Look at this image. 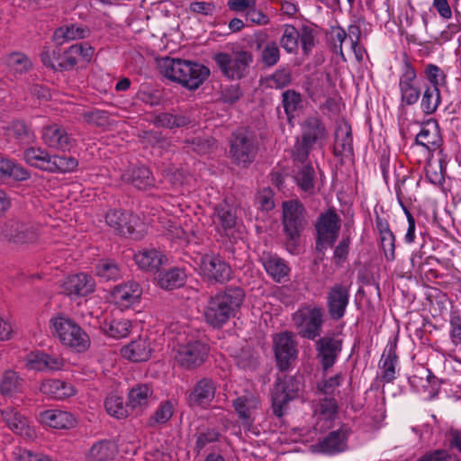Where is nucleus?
Wrapping results in <instances>:
<instances>
[{
  "label": "nucleus",
  "instance_id": "f257e3e1",
  "mask_svg": "<svg viewBox=\"0 0 461 461\" xmlns=\"http://www.w3.org/2000/svg\"><path fill=\"white\" fill-rule=\"evenodd\" d=\"M245 300V292L240 286L230 285L211 296L203 310L208 324L214 328L222 327L240 311Z\"/></svg>",
  "mask_w": 461,
  "mask_h": 461
},
{
  "label": "nucleus",
  "instance_id": "f03ea898",
  "mask_svg": "<svg viewBox=\"0 0 461 461\" xmlns=\"http://www.w3.org/2000/svg\"><path fill=\"white\" fill-rule=\"evenodd\" d=\"M159 73L188 90H196L210 76V69L197 62L166 57L158 61Z\"/></svg>",
  "mask_w": 461,
  "mask_h": 461
},
{
  "label": "nucleus",
  "instance_id": "7ed1b4c3",
  "mask_svg": "<svg viewBox=\"0 0 461 461\" xmlns=\"http://www.w3.org/2000/svg\"><path fill=\"white\" fill-rule=\"evenodd\" d=\"M282 225L285 235V246L291 254H297L301 235L307 226L306 211L298 200L283 203Z\"/></svg>",
  "mask_w": 461,
  "mask_h": 461
},
{
  "label": "nucleus",
  "instance_id": "20e7f679",
  "mask_svg": "<svg viewBox=\"0 0 461 461\" xmlns=\"http://www.w3.org/2000/svg\"><path fill=\"white\" fill-rule=\"evenodd\" d=\"M229 148L231 162L239 167L248 168L259 150L257 133L249 128H238L229 138Z\"/></svg>",
  "mask_w": 461,
  "mask_h": 461
},
{
  "label": "nucleus",
  "instance_id": "39448f33",
  "mask_svg": "<svg viewBox=\"0 0 461 461\" xmlns=\"http://www.w3.org/2000/svg\"><path fill=\"white\" fill-rule=\"evenodd\" d=\"M212 59L221 76L234 81L245 78L249 74L253 54L244 50L232 53L219 51L214 53Z\"/></svg>",
  "mask_w": 461,
  "mask_h": 461
},
{
  "label": "nucleus",
  "instance_id": "423d86ee",
  "mask_svg": "<svg viewBox=\"0 0 461 461\" xmlns=\"http://www.w3.org/2000/svg\"><path fill=\"white\" fill-rule=\"evenodd\" d=\"M303 389L302 375L277 377L271 394L272 410L275 416H284L288 403L298 398Z\"/></svg>",
  "mask_w": 461,
  "mask_h": 461
},
{
  "label": "nucleus",
  "instance_id": "0eeeda50",
  "mask_svg": "<svg viewBox=\"0 0 461 461\" xmlns=\"http://www.w3.org/2000/svg\"><path fill=\"white\" fill-rule=\"evenodd\" d=\"M51 332L67 347L82 352L90 345L88 335L71 319L56 316L50 320Z\"/></svg>",
  "mask_w": 461,
  "mask_h": 461
},
{
  "label": "nucleus",
  "instance_id": "6e6552de",
  "mask_svg": "<svg viewBox=\"0 0 461 461\" xmlns=\"http://www.w3.org/2000/svg\"><path fill=\"white\" fill-rule=\"evenodd\" d=\"M293 321L302 338L314 340L322 331L324 310L318 305L303 307L293 314Z\"/></svg>",
  "mask_w": 461,
  "mask_h": 461
},
{
  "label": "nucleus",
  "instance_id": "1a4fd4ad",
  "mask_svg": "<svg viewBox=\"0 0 461 461\" xmlns=\"http://www.w3.org/2000/svg\"><path fill=\"white\" fill-rule=\"evenodd\" d=\"M443 137L438 122L435 119L424 122L419 133L415 136L414 142L410 147V153L414 154L422 148V157L429 158L432 153L442 148Z\"/></svg>",
  "mask_w": 461,
  "mask_h": 461
},
{
  "label": "nucleus",
  "instance_id": "9d476101",
  "mask_svg": "<svg viewBox=\"0 0 461 461\" xmlns=\"http://www.w3.org/2000/svg\"><path fill=\"white\" fill-rule=\"evenodd\" d=\"M340 218L334 209H328L320 214L315 223L316 250L321 252L332 247L339 233Z\"/></svg>",
  "mask_w": 461,
  "mask_h": 461
},
{
  "label": "nucleus",
  "instance_id": "9b49d317",
  "mask_svg": "<svg viewBox=\"0 0 461 461\" xmlns=\"http://www.w3.org/2000/svg\"><path fill=\"white\" fill-rule=\"evenodd\" d=\"M399 90L402 104L413 105L420 97L421 89L417 80V71L408 58H405L399 77Z\"/></svg>",
  "mask_w": 461,
  "mask_h": 461
},
{
  "label": "nucleus",
  "instance_id": "f8f14e48",
  "mask_svg": "<svg viewBox=\"0 0 461 461\" xmlns=\"http://www.w3.org/2000/svg\"><path fill=\"white\" fill-rule=\"evenodd\" d=\"M209 346L201 340H192L180 345L176 354V362L186 369L201 366L208 357Z\"/></svg>",
  "mask_w": 461,
  "mask_h": 461
},
{
  "label": "nucleus",
  "instance_id": "ddd939ff",
  "mask_svg": "<svg viewBox=\"0 0 461 461\" xmlns=\"http://www.w3.org/2000/svg\"><path fill=\"white\" fill-rule=\"evenodd\" d=\"M217 390L216 382L211 377L198 379L186 393V403L192 408L206 410L212 402Z\"/></svg>",
  "mask_w": 461,
  "mask_h": 461
},
{
  "label": "nucleus",
  "instance_id": "4468645a",
  "mask_svg": "<svg viewBox=\"0 0 461 461\" xmlns=\"http://www.w3.org/2000/svg\"><path fill=\"white\" fill-rule=\"evenodd\" d=\"M276 366L280 371H286L291 362L297 357V343L292 332L285 331L276 334L273 339Z\"/></svg>",
  "mask_w": 461,
  "mask_h": 461
},
{
  "label": "nucleus",
  "instance_id": "2eb2a0df",
  "mask_svg": "<svg viewBox=\"0 0 461 461\" xmlns=\"http://www.w3.org/2000/svg\"><path fill=\"white\" fill-rule=\"evenodd\" d=\"M105 221L120 235L136 240L141 237V231L138 229L142 224L137 215L119 210H110L105 215Z\"/></svg>",
  "mask_w": 461,
  "mask_h": 461
},
{
  "label": "nucleus",
  "instance_id": "dca6fc26",
  "mask_svg": "<svg viewBox=\"0 0 461 461\" xmlns=\"http://www.w3.org/2000/svg\"><path fill=\"white\" fill-rule=\"evenodd\" d=\"M342 348L343 340L333 336H324L316 340L317 358L323 372H328L335 365Z\"/></svg>",
  "mask_w": 461,
  "mask_h": 461
},
{
  "label": "nucleus",
  "instance_id": "f3484780",
  "mask_svg": "<svg viewBox=\"0 0 461 461\" xmlns=\"http://www.w3.org/2000/svg\"><path fill=\"white\" fill-rule=\"evenodd\" d=\"M349 296L350 284L337 283L330 288L326 303L331 320L339 321L344 317L349 303Z\"/></svg>",
  "mask_w": 461,
  "mask_h": 461
},
{
  "label": "nucleus",
  "instance_id": "a211bd4d",
  "mask_svg": "<svg viewBox=\"0 0 461 461\" xmlns=\"http://www.w3.org/2000/svg\"><path fill=\"white\" fill-rule=\"evenodd\" d=\"M2 235L10 242L16 244L29 243L36 240L38 234L33 224L14 218L5 221Z\"/></svg>",
  "mask_w": 461,
  "mask_h": 461
},
{
  "label": "nucleus",
  "instance_id": "6ab92c4d",
  "mask_svg": "<svg viewBox=\"0 0 461 461\" xmlns=\"http://www.w3.org/2000/svg\"><path fill=\"white\" fill-rule=\"evenodd\" d=\"M41 140L47 147L60 151H69L76 144V140L67 129L58 123L42 127Z\"/></svg>",
  "mask_w": 461,
  "mask_h": 461
},
{
  "label": "nucleus",
  "instance_id": "aec40b11",
  "mask_svg": "<svg viewBox=\"0 0 461 461\" xmlns=\"http://www.w3.org/2000/svg\"><path fill=\"white\" fill-rule=\"evenodd\" d=\"M24 366L29 370L35 371H59L65 366L64 359L56 353L44 351H32L24 358Z\"/></svg>",
  "mask_w": 461,
  "mask_h": 461
},
{
  "label": "nucleus",
  "instance_id": "412c9836",
  "mask_svg": "<svg viewBox=\"0 0 461 461\" xmlns=\"http://www.w3.org/2000/svg\"><path fill=\"white\" fill-rule=\"evenodd\" d=\"M94 52V48L87 42L73 44L58 57L59 70L72 69L80 61L89 62Z\"/></svg>",
  "mask_w": 461,
  "mask_h": 461
},
{
  "label": "nucleus",
  "instance_id": "4be33fe9",
  "mask_svg": "<svg viewBox=\"0 0 461 461\" xmlns=\"http://www.w3.org/2000/svg\"><path fill=\"white\" fill-rule=\"evenodd\" d=\"M200 267L203 274L215 282L224 283L231 277L230 267L219 256L204 255L201 259Z\"/></svg>",
  "mask_w": 461,
  "mask_h": 461
},
{
  "label": "nucleus",
  "instance_id": "5701e85b",
  "mask_svg": "<svg viewBox=\"0 0 461 461\" xmlns=\"http://www.w3.org/2000/svg\"><path fill=\"white\" fill-rule=\"evenodd\" d=\"M1 416L5 423L14 433L26 439H32L35 437V431L30 426L28 418L16 409L7 407L1 411Z\"/></svg>",
  "mask_w": 461,
  "mask_h": 461
},
{
  "label": "nucleus",
  "instance_id": "b1692460",
  "mask_svg": "<svg viewBox=\"0 0 461 461\" xmlns=\"http://www.w3.org/2000/svg\"><path fill=\"white\" fill-rule=\"evenodd\" d=\"M214 230L221 236H228L237 222V216L232 207L227 203H221L214 206L211 216Z\"/></svg>",
  "mask_w": 461,
  "mask_h": 461
},
{
  "label": "nucleus",
  "instance_id": "393cba45",
  "mask_svg": "<svg viewBox=\"0 0 461 461\" xmlns=\"http://www.w3.org/2000/svg\"><path fill=\"white\" fill-rule=\"evenodd\" d=\"M95 288V279L86 273L68 276L62 284L63 293L68 296H86L92 294Z\"/></svg>",
  "mask_w": 461,
  "mask_h": 461
},
{
  "label": "nucleus",
  "instance_id": "a878e982",
  "mask_svg": "<svg viewBox=\"0 0 461 461\" xmlns=\"http://www.w3.org/2000/svg\"><path fill=\"white\" fill-rule=\"evenodd\" d=\"M396 348L397 339H390L380 358L378 366L381 371V380L384 383H392L396 379V366L399 361Z\"/></svg>",
  "mask_w": 461,
  "mask_h": 461
},
{
  "label": "nucleus",
  "instance_id": "bb28decb",
  "mask_svg": "<svg viewBox=\"0 0 461 461\" xmlns=\"http://www.w3.org/2000/svg\"><path fill=\"white\" fill-rule=\"evenodd\" d=\"M350 429L342 426L337 430L330 432L322 440L317 444L320 452L327 455H335L344 452L348 447V438Z\"/></svg>",
  "mask_w": 461,
  "mask_h": 461
},
{
  "label": "nucleus",
  "instance_id": "cd10ccee",
  "mask_svg": "<svg viewBox=\"0 0 461 461\" xmlns=\"http://www.w3.org/2000/svg\"><path fill=\"white\" fill-rule=\"evenodd\" d=\"M142 289L136 282H128L114 287L112 297L121 308H129L140 299Z\"/></svg>",
  "mask_w": 461,
  "mask_h": 461
},
{
  "label": "nucleus",
  "instance_id": "c85d7f7f",
  "mask_svg": "<svg viewBox=\"0 0 461 461\" xmlns=\"http://www.w3.org/2000/svg\"><path fill=\"white\" fill-rule=\"evenodd\" d=\"M232 407L241 423L250 426L254 421V412L260 407V401L253 394L241 395L232 401Z\"/></svg>",
  "mask_w": 461,
  "mask_h": 461
},
{
  "label": "nucleus",
  "instance_id": "c756f323",
  "mask_svg": "<svg viewBox=\"0 0 461 461\" xmlns=\"http://www.w3.org/2000/svg\"><path fill=\"white\" fill-rule=\"evenodd\" d=\"M260 261L266 272L276 282H282L290 274V267L286 261L276 254L264 252L260 258Z\"/></svg>",
  "mask_w": 461,
  "mask_h": 461
},
{
  "label": "nucleus",
  "instance_id": "7c9ffc66",
  "mask_svg": "<svg viewBox=\"0 0 461 461\" xmlns=\"http://www.w3.org/2000/svg\"><path fill=\"white\" fill-rule=\"evenodd\" d=\"M354 154L351 127L345 123L336 128L334 133L333 155L348 158Z\"/></svg>",
  "mask_w": 461,
  "mask_h": 461
},
{
  "label": "nucleus",
  "instance_id": "2f4dec72",
  "mask_svg": "<svg viewBox=\"0 0 461 461\" xmlns=\"http://www.w3.org/2000/svg\"><path fill=\"white\" fill-rule=\"evenodd\" d=\"M134 260L140 269L157 273L164 264L166 257L156 249H143L134 254Z\"/></svg>",
  "mask_w": 461,
  "mask_h": 461
},
{
  "label": "nucleus",
  "instance_id": "473e14b6",
  "mask_svg": "<svg viewBox=\"0 0 461 461\" xmlns=\"http://www.w3.org/2000/svg\"><path fill=\"white\" fill-rule=\"evenodd\" d=\"M256 50L258 53V62L265 68H270L275 67L280 60L281 51L280 48L276 41H264V40H257L256 42Z\"/></svg>",
  "mask_w": 461,
  "mask_h": 461
},
{
  "label": "nucleus",
  "instance_id": "72a5a7b5",
  "mask_svg": "<svg viewBox=\"0 0 461 461\" xmlns=\"http://www.w3.org/2000/svg\"><path fill=\"white\" fill-rule=\"evenodd\" d=\"M122 178L140 190H147L155 185V178L151 171L144 166L129 168L122 175Z\"/></svg>",
  "mask_w": 461,
  "mask_h": 461
},
{
  "label": "nucleus",
  "instance_id": "f704fd0d",
  "mask_svg": "<svg viewBox=\"0 0 461 461\" xmlns=\"http://www.w3.org/2000/svg\"><path fill=\"white\" fill-rule=\"evenodd\" d=\"M44 424L58 429H67L75 426L76 419L70 412L60 410H47L40 414Z\"/></svg>",
  "mask_w": 461,
  "mask_h": 461
},
{
  "label": "nucleus",
  "instance_id": "c9c22d12",
  "mask_svg": "<svg viewBox=\"0 0 461 461\" xmlns=\"http://www.w3.org/2000/svg\"><path fill=\"white\" fill-rule=\"evenodd\" d=\"M121 353L123 357L132 362H143L149 359L151 355L150 343L145 338L140 337L124 346Z\"/></svg>",
  "mask_w": 461,
  "mask_h": 461
},
{
  "label": "nucleus",
  "instance_id": "e433bc0d",
  "mask_svg": "<svg viewBox=\"0 0 461 461\" xmlns=\"http://www.w3.org/2000/svg\"><path fill=\"white\" fill-rule=\"evenodd\" d=\"M153 387L149 384H137L128 393V406L131 410L146 408L153 396Z\"/></svg>",
  "mask_w": 461,
  "mask_h": 461
},
{
  "label": "nucleus",
  "instance_id": "4c0bfd02",
  "mask_svg": "<svg viewBox=\"0 0 461 461\" xmlns=\"http://www.w3.org/2000/svg\"><path fill=\"white\" fill-rule=\"evenodd\" d=\"M52 156L43 148L30 147L24 149L23 158L29 166L50 173Z\"/></svg>",
  "mask_w": 461,
  "mask_h": 461
},
{
  "label": "nucleus",
  "instance_id": "58836bf2",
  "mask_svg": "<svg viewBox=\"0 0 461 461\" xmlns=\"http://www.w3.org/2000/svg\"><path fill=\"white\" fill-rule=\"evenodd\" d=\"M31 177L30 172L16 161L0 157V181L13 179L24 181Z\"/></svg>",
  "mask_w": 461,
  "mask_h": 461
},
{
  "label": "nucleus",
  "instance_id": "ea45409f",
  "mask_svg": "<svg viewBox=\"0 0 461 461\" xmlns=\"http://www.w3.org/2000/svg\"><path fill=\"white\" fill-rule=\"evenodd\" d=\"M327 136L324 123L318 117H308L303 124L302 138L304 141L314 145Z\"/></svg>",
  "mask_w": 461,
  "mask_h": 461
},
{
  "label": "nucleus",
  "instance_id": "a19ab883",
  "mask_svg": "<svg viewBox=\"0 0 461 461\" xmlns=\"http://www.w3.org/2000/svg\"><path fill=\"white\" fill-rule=\"evenodd\" d=\"M117 453L116 446L108 439H103L92 445L86 455V461H111Z\"/></svg>",
  "mask_w": 461,
  "mask_h": 461
},
{
  "label": "nucleus",
  "instance_id": "79ce46f5",
  "mask_svg": "<svg viewBox=\"0 0 461 461\" xmlns=\"http://www.w3.org/2000/svg\"><path fill=\"white\" fill-rule=\"evenodd\" d=\"M41 391L57 400L68 398L75 393L74 387L62 380L49 379L41 384Z\"/></svg>",
  "mask_w": 461,
  "mask_h": 461
},
{
  "label": "nucleus",
  "instance_id": "37998d69",
  "mask_svg": "<svg viewBox=\"0 0 461 461\" xmlns=\"http://www.w3.org/2000/svg\"><path fill=\"white\" fill-rule=\"evenodd\" d=\"M131 323L127 319H111L105 320L101 323L102 330L109 337L114 339H122L128 336L130 333Z\"/></svg>",
  "mask_w": 461,
  "mask_h": 461
},
{
  "label": "nucleus",
  "instance_id": "c03bdc74",
  "mask_svg": "<svg viewBox=\"0 0 461 461\" xmlns=\"http://www.w3.org/2000/svg\"><path fill=\"white\" fill-rule=\"evenodd\" d=\"M186 275L179 267H173L159 274L158 285L165 290H173L184 285Z\"/></svg>",
  "mask_w": 461,
  "mask_h": 461
},
{
  "label": "nucleus",
  "instance_id": "a18cd8bd",
  "mask_svg": "<svg viewBox=\"0 0 461 461\" xmlns=\"http://www.w3.org/2000/svg\"><path fill=\"white\" fill-rule=\"evenodd\" d=\"M5 130L7 136L14 138L21 143H29L32 141L35 137L32 130L22 120L10 122Z\"/></svg>",
  "mask_w": 461,
  "mask_h": 461
},
{
  "label": "nucleus",
  "instance_id": "49530a36",
  "mask_svg": "<svg viewBox=\"0 0 461 461\" xmlns=\"http://www.w3.org/2000/svg\"><path fill=\"white\" fill-rule=\"evenodd\" d=\"M90 35V30L86 26L78 24L64 25L58 28L54 32V38L57 41H75L87 38Z\"/></svg>",
  "mask_w": 461,
  "mask_h": 461
},
{
  "label": "nucleus",
  "instance_id": "de8ad7c7",
  "mask_svg": "<svg viewBox=\"0 0 461 461\" xmlns=\"http://www.w3.org/2000/svg\"><path fill=\"white\" fill-rule=\"evenodd\" d=\"M23 378L17 372L8 369L5 371L0 381V393L3 395H13L19 393L23 386Z\"/></svg>",
  "mask_w": 461,
  "mask_h": 461
},
{
  "label": "nucleus",
  "instance_id": "09e8293b",
  "mask_svg": "<svg viewBox=\"0 0 461 461\" xmlns=\"http://www.w3.org/2000/svg\"><path fill=\"white\" fill-rule=\"evenodd\" d=\"M95 274L104 280L115 281L121 277V269L113 259L103 258L95 265Z\"/></svg>",
  "mask_w": 461,
  "mask_h": 461
},
{
  "label": "nucleus",
  "instance_id": "8fccbe9b",
  "mask_svg": "<svg viewBox=\"0 0 461 461\" xmlns=\"http://www.w3.org/2000/svg\"><path fill=\"white\" fill-rule=\"evenodd\" d=\"M107 413L116 419H123L129 415L128 402L125 404L123 398L117 394H110L104 401Z\"/></svg>",
  "mask_w": 461,
  "mask_h": 461
},
{
  "label": "nucleus",
  "instance_id": "3c124183",
  "mask_svg": "<svg viewBox=\"0 0 461 461\" xmlns=\"http://www.w3.org/2000/svg\"><path fill=\"white\" fill-rule=\"evenodd\" d=\"M302 103V95L295 90L288 89L282 94V105L289 122L294 118V113L301 108Z\"/></svg>",
  "mask_w": 461,
  "mask_h": 461
},
{
  "label": "nucleus",
  "instance_id": "603ef678",
  "mask_svg": "<svg viewBox=\"0 0 461 461\" xmlns=\"http://www.w3.org/2000/svg\"><path fill=\"white\" fill-rule=\"evenodd\" d=\"M314 178L315 171L309 164L301 167L294 176L298 186L308 194H313L314 192Z\"/></svg>",
  "mask_w": 461,
  "mask_h": 461
},
{
  "label": "nucleus",
  "instance_id": "864d4df0",
  "mask_svg": "<svg viewBox=\"0 0 461 461\" xmlns=\"http://www.w3.org/2000/svg\"><path fill=\"white\" fill-rule=\"evenodd\" d=\"M283 28L280 45L287 53L294 54L299 46V31L292 24H285Z\"/></svg>",
  "mask_w": 461,
  "mask_h": 461
},
{
  "label": "nucleus",
  "instance_id": "5fc2aeb1",
  "mask_svg": "<svg viewBox=\"0 0 461 461\" xmlns=\"http://www.w3.org/2000/svg\"><path fill=\"white\" fill-rule=\"evenodd\" d=\"M154 122L159 127L174 129L188 125L190 123V119L183 114L161 113L155 117Z\"/></svg>",
  "mask_w": 461,
  "mask_h": 461
},
{
  "label": "nucleus",
  "instance_id": "6e6d98bb",
  "mask_svg": "<svg viewBox=\"0 0 461 461\" xmlns=\"http://www.w3.org/2000/svg\"><path fill=\"white\" fill-rule=\"evenodd\" d=\"M175 412V404L172 401L167 400L160 402L154 414L148 420V425L156 427L168 421Z\"/></svg>",
  "mask_w": 461,
  "mask_h": 461
},
{
  "label": "nucleus",
  "instance_id": "4d7b16f0",
  "mask_svg": "<svg viewBox=\"0 0 461 461\" xmlns=\"http://www.w3.org/2000/svg\"><path fill=\"white\" fill-rule=\"evenodd\" d=\"M78 167V160L72 156L53 155L50 173H69Z\"/></svg>",
  "mask_w": 461,
  "mask_h": 461
},
{
  "label": "nucleus",
  "instance_id": "13d9d810",
  "mask_svg": "<svg viewBox=\"0 0 461 461\" xmlns=\"http://www.w3.org/2000/svg\"><path fill=\"white\" fill-rule=\"evenodd\" d=\"M440 104L439 89L436 86H427L424 90L420 106L426 114H432Z\"/></svg>",
  "mask_w": 461,
  "mask_h": 461
},
{
  "label": "nucleus",
  "instance_id": "bf43d9fd",
  "mask_svg": "<svg viewBox=\"0 0 461 461\" xmlns=\"http://www.w3.org/2000/svg\"><path fill=\"white\" fill-rule=\"evenodd\" d=\"M292 82V74L286 68L276 69L266 78V84L270 88L283 89Z\"/></svg>",
  "mask_w": 461,
  "mask_h": 461
},
{
  "label": "nucleus",
  "instance_id": "052dcab7",
  "mask_svg": "<svg viewBox=\"0 0 461 461\" xmlns=\"http://www.w3.org/2000/svg\"><path fill=\"white\" fill-rule=\"evenodd\" d=\"M80 117L88 124L102 127L108 124L109 113L104 110L92 108L83 111Z\"/></svg>",
  "mask_w": 461,
  "mask_h": 461
},
{
  "label": "nucleus",
  "instance_id": "680f3d73",
  "mask_svg": "<svg viewBox=\"0 0 461 461\" xmlns=\"http://www.w3.org/2000/svg\"><path fill=\"white\" fill-rule=\"evenodd\" d=\"M424 77L430 83L429 86H438L446 84V74L435 64H427L424 67Z\"/></svg>",
  "mask_w": 461,
  "mask_h": 461
},
{
  "label": "nucleus",
  "instance_id": "e2e57ef3",
  "mask_svg": "<svg viewBox=\"0 0 461 461\" xmlns=\"http://www.w3.org/2000/svg\"><path fill=\"white\" fill-rule=\"evenodd\" d=\"M380 249L384 253L387 262H392L396 258L395 242L396 237L393 232L379 236Z\"/></svg>",
  "mask_w": 461,
  "mask_h": 461
},
{
  "label": "nucleus",
  "instance_id": "0e129e2a",
  "mask_svg": "<svg viewBox=\"0 0 461 461\" xmlns=\"http://www.w3.org/2000/svg\"><path fill=\"white\" fill-rule=\"evenodd\" d=\"M237 366L244 370H253L258 366V356L250 348H243L236 357Z\"/></svg>",
  "mask_w": 461,
  "mask_h": 461
},
{
  "label": "nucleus",
  "instance_id": "69168bd1",
  "mask_svg": "<svg viewBox=\"0 0 461 461\" xmlns=\"http://www.w3.org/2000/svg\"><path fill=\"white\" fill-rule=\"evenodd\" d=\"M299 41L303 52L305 55H309L315 45V31L308 25H303L299 31Z\"/></svg>",
  "mask_w": 461,
  "mask_h": 461
},
{
  "label": "nucleus",
  "instance_id": "338daca9",
  "mask_svg": "<svg viewBox=\"0 0 461 461\" xmlns=\"http://www.w3.org/2000/svg\"><path fill=\"white\" fill-rule=\"evenodd\" d=\"M7 61L9 66L19 74H23L32 68L31 60L23 53H12Z\"/></svg>",
  "mask_w": 461,
  "mask_h": 461
},
{
  "label": "nucleus",
  "instance_id": "774afa93",
  "mask_svg": "<svg viewBox=\"0 0 461 461\" xmlns=\"http://www.w3.org/2000/svg\"><path fill=\"white\" fill-rule=\"evenodd\" d=\"M317 411L326 420H331L338 412V402L333 397H325L318 404Z\"/></svg>",
  "mask_w": 461,
  "mask_h": 461
}]
</instances>
